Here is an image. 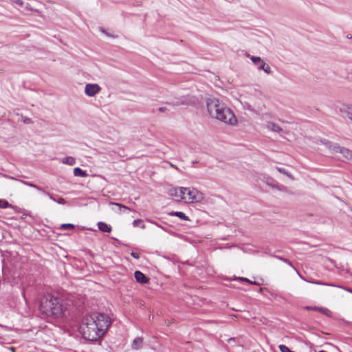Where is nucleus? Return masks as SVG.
Masks as SVG:
<instances>
[{
	"label": "nucleus",
	"instance_id": "nucleus-7",
	"mask_svg": "<svg viewBox=\"0 0 352 352\" xmlns=\"http://www.w3.org/2000/svg\"><path fill=\"white\" fill-rule=\"evenodd\" d=\"M135 280L141 284H146L148 282L149 279L142 272L137 270L134 273Z\"/></svg>",
	"mask_w": 352,
	"mask_h": 352
},
{
	"label": "nucleus",
	"instance_id": "nucleus-4",
	"mask_svg": "<svg viewBox=\"0 0 352 352\" xmlns=\"http://www.w3.org/2000/svg\"><path fill=\"white\" fill-rule=\"evenodd\" d=\"M321 142L330 150L331 153H340L346 160H350L352 162V151L347 148L340 146L337 143H333L328 140L324 139Z\"/></svg>",
	"mask_w": 352,
	"mask_h": 352
},
{
	"label": "nucleus",
	"instance_id": "nucleus-32",
	"mask_svg": "<svg viewBox=\"0 0 352 352\" xmlns=\"http://www.w3.org/2000/svg\"><path fill=\"white\" fill-rule=\"evenodd\" d=\"M278 170L280 173H283V174H286V175L288 174L287 171L283 168H278Z\"/></svg>",
	"mask_w": 352,
	"mask_h": 352
},
{
	"label": "nucleus",
	"instance_id": "nucleus-13",
	"mask_svg": "<svg viewBox=\"0 0 352 352\" xmlns=\"http://www.w3.org/2000/svg\"><path fill=\"white\" fill-rule=\"evenodd\" d=\"M342 111L348 118L352 120V105L344 106Z\"/></svg>",
	"mask_w": 352,
	"mask_h": 352
},
{
	"label": "nucleus",
	"instance_id": "nucleus-3",
	"mask_svg": "<svg viewBox=\"0 0 352 352\" xmlns=\"http://www.w3.org/2000/svg\"><path fill=\"white\" fill-rule=\"evenodd\" d=\"M40 311L47 316L61 318L65 312L62 300L51 294L43 296L40 300Z\"/></svg>",
	"mask_w": 352,
	"mask_h": 352
},
{
	"label": "nucleus",
	"instance_id": "nucleus-27",
	"mask_svg": "<svg viewBox=\"0 0 352 352\" xmlns=\"http://www.w3.org/2000/svg\"><path fill=\"white\" fill-rule=\"evenodd\" d=\"M265 65L266 63L261 59V62H259L258 64L257 65V67L259 70H263Z\"/></svg>",
	"mask_w": 352,
	"mask_h": 352
},
{
	"label": "nucleus",
	"instance_id": "nucleus-19",
	"mask_svg": "<svg viewBox=\"0 0 352 352\" xmlns=\"http://www.w3.org/2000/svg\"><path fill=\"white\" fill-rule=\"evenodd\" d=\"M318 312L327 316V317H331V311L325 307H319Z\"/></svg>",
	"mask_w": 352,
	"mask_h": 352
},
{
	"label": "nucleus",
	"instance_id": "nucleus-38",
	"mask_svg": "<svg viewBox=\"0 0 352 352\" xmlns=\"http://www.w3.org/2000/svg\"><path fill=\"white\" fill-rule=\"evenodd\" d=\"M348 292H349L352 293V289H348Z\"/></svg>",
	"mask_w": 352,
	"mask_h": 352
},
{
	"label": "nucleus",
	"instance_id": "nucleus-34",
	"mask_svg": "<svg viewBox=\"0 0 352 352\" xmlns=\"http://www.w3.org/2000/svg\"><path fill=\"white\" fill-rule=\"evenodd\" d=\"M24 123L25 124H30V123H32V120L30 118H25L24 120H23Z\"/></svg>",
	"mask_w": 352,
	"mask_h": 352
},
{
	"label": "nucleus",
	"instance_id": "nucleus-14",
	"mask_svg": "<svg viewBox=\"0 0 352 352\" xmlns=\"http://www.w3.org/2000/svg\"><path fill=\"white\" fill-rule=\"evenodd\" d=\"M267 129L274 132H280L282 129L276 124L274 122H268L267 124Z\"/></svg>",
	"mask_w": 352,
	"mask_h": 352
},
{
	"label": "nucleus",
	"instance_id": "nucleus-21",
	"mask_svg": "<svg viewBox=\"0 0 352 352\" xmlns=\"http://www.w3.org/2000/svg\"><path fill=\"white\" fill-rule=\"evenodd\" d=\"M169 195L179 199V188H171L169 190Z\"/></svg>",
	"mask_w": 352,
	"mask_h": 352
},
{
	"label": "nucleus",
	"instance_id": "nucleus-28",
	"mask_svg": "<svg viewBox=\"0 0 352 352\" xmlns=\"http://www.w3.org/2000/svg\"><path fill=\"white\" fill-rule=\"evenodd\" d=\"M306 309L307 310H312V311H318V309H319V307H316V306H314V307H312V306H307L305 307Z\"/></svg>",
	"mask_w": 352,
	"mask_h": 352
},
{
	"label": "nucleus",
	"instance_id": "nucleus-8",
	"mask_svg": "<svg viewBox=\"0 0 352 352\" xmlns=\"http://www.w3.org/2000/svg\"><path fill=\"white\" fill-rule=\"evenodd\" d=\"M43 193L50 197L52 201L58 203V204L65 205L67 204V201L63 197H59L57 195H54L53 194L50 193L46 190H43Z\"/></svg>",
	"mask_w": 352,
	"mask_h": 352
},
{
	"label": "nucleus",
	"instance_id": "nucleus-35",
	"mask_svg": "<svg viewBox=\"0 0 352 352\" xmlns=\"http://www.w3.org/2000/svg\"><path fill=\"white\" fill-rule=\"evenodd\" d=\"M159 111L160 112H164L166 111V107H160Z\"/></svg>",
	"mask_w": 352,
	"mask_h": 352
},
{
	"label": "nucleus",
	"instance_id": "nucleus-23",
	"mask_svg": "<svg viewBox=\"0 0 352 352\" xmlns=\"http://www.w3.org/2000/svg\"><path fill=\"white\" fill-rule=\"evenodd\" d=\"M147 221H148L149 223H152V224H154L156 226L160 228L161 229H162L163 230L167 232V229L165 228L162 224H160L159 223H157V221H153V220H151V219H147L146 220Z\"/></svg>",
	"mask_w": 352,
	"mask_h": 352
},
{
	"label": "nucleus",
	"instance_id": "nucleus-17",
	"mask_svg": "<svg viewBox=\"0 0 352 352\" xmlns=\"http://www.w3.org/2000/svg\"><path fill=\"white\" fill-rule=\"evenodd\" d=\"M22 183L24 184L26 186H28L30 187H32L36 190H38V191H41L43 192V190H45L43 188H42L41 187L38 186V185H36L34 184H32L30 182H27V181H22Z\"/></svg>",
	"mask_w": 352,
	"mask_h": 352
},
{
	"label": "nucleus",
	"instance_id": "nucleus-18",
	"mask_svg": "<svg viewBox=\"0 0 352 352\" xmlns=\"http://www.w3.org/2000/svg\"><path fill=\"white\" fill-rule=\"evenodd\" d=\"M13 208V206L11 205L7 200L0 199V208Z\"/></svg>",
	"mask_w": 352,
	"mask_h": 352
},
{
	"label": "nucleus",
	"instance_id": "nucleus-36",
	"mask_svg": "<svg viewBox=\"0 0 352 352\" xmlns=\"http://www.w3.org/2000/svg\"><path fill=\"white\" fill-rule=\"evenodd\" d=\"M347 38H352V35H351V34H349V35L347 36Z\"/></svg>",
	"mask_w": 352,
	"mask_h": 352
},
{
	"label": "nucleus",
	"instance_id": "nucleus-40",
	"mask_svg": "<svg viewBox=\"0 0 352 352\" xmlns=\"http://www.w3.org/2000/svg\"><path fill=\"white\" fill-rule=\"evenodd\" d=\"M102 32L105 33L107 35H108L104 30H102Z\"/></svg>",
	"mask_w": 352,
	"mask_h": 352
},
{
	"label": "nucleus",
	"instance_id": "nucleus-31",
	"mask_svg": "<svg viewBox=\"0 0 352 352\" xmlns=\"http://www.w3.org/2000/svg\"><path fill=\"white\" fill-rule=\"evenodd\" d=\"M12 2L17 4V5H19V6H22L23 4V1L22 0H11Z\"/></svg>",
	"mask_w": 352,
	"mask_h": 352
},
{
	"label": "nucleus",
	"instance_id": "nucleus-1",
	"mask_svg": "<svg viewBox=\"0 0 352 352\" xmlns=\"http://www.w3.org/2000/svg\"><path fill=\"white\" fill-rule=\"evenodd\" d=\"M111 325L109 318L104 314L96 313L85 316L79 327L82 336L89 341H97L102 338Z\"/></svg>",
	"mask_w": 352,
	"mask_h": 352
},
{
	"label": "nucleus",
	"instance_id": "nucleus-20",
	"mask_svg": "<svg viewBox=\"0 0 352 352\" xmlns=\"http://www.w3.org/2000/svg\"><path fill=\"white\" fill-rule=\"evenodd\" d=\"M134 227H140L142 229L145 228V225L142 219H135L133 222Z\"/></svg>",
	"mask_w": 352,
	"mask_h": 352
},
{
	"label": "nucleus",
	"instance_id": "nucleus-39",
	"mask_svg": "<svg viewBox=\"0 0 352 352\" xmlns=\"http://www.w3.org/2000/svg\"><path fill=\"white\" fill-rule=\"evenodd\" d=\"M115 239L118 243H120V241H118V239Z\"/></svg>",
	"mask_w": 352,
	"mask_h": 352
},
{
	"label": "nucleus",
	"instance_id": "nucleus-33",
	"mask_svg": "<svg viewBox=\"0 0 352 352\" xmlns=\"http://www.w3.org/2000/svg\"><path fill=\"white\" fill-rule=\"evenodd\" d=\"M114 204H115L116 206H118L120 208H124V209H126V210H127V209H128V208H127V207L121 205L120 204L115 203Z\"/></svg>",
	"mask_w": 352,
	"mask_h": 352
},
{
	"label": "nucleus",
	"instance_id": "nucleus-25",
	"mask_svg": "<svg viewBox=\"0 0 352 352\" xmlns=\"http://www.w3.org/2000/svg\"><path fill=\"white\" fill-rule=\"evenodd\" d=\"M278 348L281 352H294L289 349L287 346L284 344H280L278 346Z\"/></svg>",
	"mask_w": 352,
	"mask_h": 352
},
{
	"label": "nucleus",
	"instance_id": "nucleus-15",
	"mask_svg": "<svg viewBox=\"0 0 352 352\" xmlns=\"http://www.w3.org/2000/svg\"><path fill=\"white\" fill-rule=\"evenodd\" d=\"M186 188L184 187H179V199L178 201H180L182 199H186Z\"/></svg>",
	"mask_w": 352,
	"mask_h": 352
},
{
	"label": "nucleus",
	"instance_id": "nucleus-6",
	"mask_svg": "<svg viewBox=\"0 0 352 352\" xmlns=\"http://www.w3.org/2000/svg\"><path fill=\"white\" fill-rule=\"evenodd\" d=\"M101 88L98 84H87L85 88V93L87 96L93 97L100 92Z\"/></svg>",
	"mask_w": 352,
	"mask_h": 352
},
{
	"label": "nucleus",
	"instance_id": "nucleus-37",
	"mask_svg": "<svg viewBox=\"0 0 352 352\" xmlns=\"http://www.w3.org/2000/svg\"><path fill=\"white\" fill-rule=\"evenodd\" d=\"M314 283H316V284H319V285L322 284V283H320V282H314Z\"/></svg>",
	"mask_w": 352,
	"mask_h": 352
},
{
	"label": "nucleus",
	"instance_id": "nucleus-11",
	"mask_svg": "<svg viewBox=\"0 0 352 352\" xmlns=\"http://www.w3.org/2000/svg\"><path fill=\"white\" fill-rule=\"evenodd\" d=\"M170 216L177 217L182 220L184 221H190V219L188 216H186L183 212L180 211H172L168 213Z\"/></svg>",
	"mask_w": 352,
	"mask_h": 352
},
{
	"label": "nucleus",
	"instance_id": "nucleus-2",
	"mask_svg": "<svg viewBox=\"0 0 352 352\" xmlns=\"http://www.w3.org/2000/svg\"><path fill=\"white\" fill-rule=\"evenodd\" d=\"M206 106L210 116L226 124L234 125L237 120L233 111L215 98H209Z\"/></svg>",
	"mask_w": 352,
	"mask_h": 352
},
{
	"label": "nucleus",
	"instance_id": "nucleus-12",
	"mask_svg": "<svg viewBox=\"0 0 352 352\" xmlns=\"http://www.w3.org/2000/svg\"><path fill=\"white\" fill-rule=\"evenodd\" d=\"M74 175L76 177H85L88 175L85 170L81 169L79 167H76L74 169Z\"/></svg>",
	"mask_w": 352,
	"mask_h": 352
},
{
	"label": "nucleus",
	"instance_id": "nucleus-22",
	"mask_svg": "<svg viewBox=\"0 0 352 352\" xmlns=\"http://www.w3.org/2000/svg\"><path fill=\"white\" fill-rule=\"evenodd\" d=\"M236 279H239L240 280H242V281H245V282H247L249 284H251V285H258L259 283H256V281H252L250 280H249L248 278H244V277H234V280H236Z\"/></svg>",
	"mask_w": 352,
	"mask_h": 352
},
{
	"label": "nucleus",
	"instance_id": "nucleus-29",
	"mask_svg": "<svg viewBox=\"0 0 352 352\" xmlns=\"http://www.w3.org/2000/svg\"><path fill=\"white\" fill-rule=\"evenodd\" d=\"M263 70L267 74H270L271 73L270 67L267 64H266L265 67H264V69H263Z\"/></svg>",
	"mask_w": 352,
	"mask_h": 352
},
{
	"label": "nucleus",
	"instance_id": "nucleus-26",
	"mask_svg": "<svg viewBox=\"0 0 352 352\" xmlns=\"http://www.w3.org/2000/svg\"><path fill=\"white\" fill-rule=\"evenodd\" d=\"M250 60L252 61V63L255 65H258L259 62H261V58L258 56H252L250 57Z\"/></svg>",
	"mask_w": 352,
	"mask_h": 352
},
{
	"label": "nucleus",
	"instance_id": "nucleus-16",
	"mask_svg": "<svg viewBox=\"0 0 352 352\" xmlns=\"http://www.w3.org/2000/svg\"><path fill=\"white\" fill-rule=\"evenodd\" d=\"M63 163L72 166L76 163L75 159L73 157H66L62 160Z\"/></svg>",
	"mask_w": 352,
	"mask_h": 352
},
{
	"label": "nucleus",
	"instance_id": "nucleus-10",
	"mask_svg": "<svg viewBox=\"0 0 352 352\" xmlns=\"http://www.w3.org/2000/svg\"><path fill=\"white\" fill-rule=\"evenodd\" d=\"M98 229L102 232L109 233L111 232V226L103 221H99L98 223Z\"/></svg>",
	"mask_w": 352,
	"mask_h": 352
},
{
	"label": "nucleus",
	"instance_id": "nucleus-9",
	"mask_svg": "<svg viewBox=\"0 0 352 352\" xmlns=\"http://www.w3.org/2000/svg\"><path fill=\"white\" fill-rule=\"evenodd\" d=\"M143 338L142 337H137L135 338L131 344V349L133 350H139L143 346Z\"/></svg>",
	"mask_w": 352,
	"mask_h": 352
},
{
	"label": "nucleus",
	"instance_id": "nucleus-24",
	"mask_svg": "<svg viewBox=\"0 0 352 352\" xmlns=\"http://www.w3.org/2000/svg\"><path fill=\"white\" fill-rule=\"evenodd\" d=\"M75 226L72 223H63L60 226V228L63 230L65 229H74Z\"/></svg>",
	"mask_w": 352,
	"mask_h": 352
},
{
	"label": "nucleus",
	"instance_id": "nucleus-5",
	"mask_svg": "<svg viewBox=\"0 0 352 352\" xmlns=\"http://www.w3.org/2000/svg\"><path fill=\"white\" fill-rule=\"evenodd\" d=\"M186 201L189 202H197L201 199V195L195 188H186Z\"/></svg>",
	"mask_w": 352,
	"mask_h": 352
},
{
	"label": "nucleus",
	"instance_id": "nucleus-30",
	"mask_svg": "<svg viewBox=\"0 0 352 352\" xmlns=\"http://www.w3.org/2000/svg\"><path fill=\"white\" fill-rule=\"evenodd\" d=\"M131 256H133L135 259H139L140 258V254L138 253V252H135L132 251L131 252Z\"/></svg>",
	"mask_w": 352,
	"mask_h": 352
}]
</instances>
